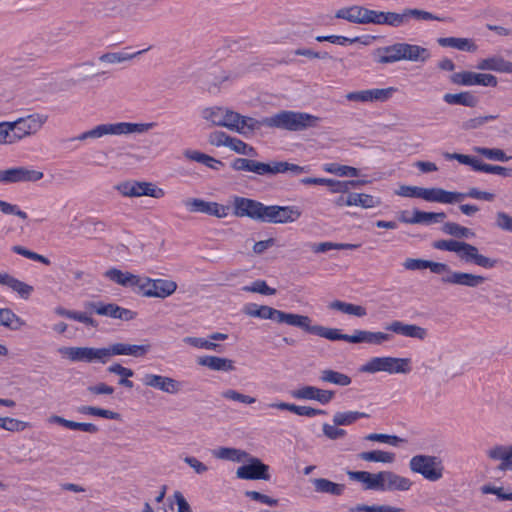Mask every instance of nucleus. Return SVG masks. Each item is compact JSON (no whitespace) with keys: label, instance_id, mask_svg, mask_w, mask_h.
Masks as SVG:
<instances>
[{"label":"nucleus","instance_id":"nucleus-1","mask_svg":"<svg viewBox=\"0 0 512 512\" xmlns=\"http://www.w3.org/2000/svg\"><path fill=\"white\" fill-rule=\"evenodd\" d=\"M105 276L125 288L145 297L167 298L177 289V283L168 279H151L141 277L130 272H123L112 268L105 272Z\"/></svg>","mask_w":512,"mask_h":512},{"label":"nucleus","instance_id":"nucleus-2","mask_svg":"<svg viewBox=\"0 0 512 512\" xmlns=\"http://www.w3.org/2000/svg\"><path fill=\"white\" fill-rule=\"evenodd\" d=\"M201 116L214 126L226 127L242 135H247L257 129V119L242 116L224 107L205 108L202 110Z\"/></svg>","mask_w":512,"mask_h":512},{"label":"nucleus","instance_id":"nucleus-3","mask_svg":"<svg viewBox=\"0 0 512 512\" xmlns=\"http://www.w3.org/2000/svg\"><path fill=\"white\" fill-rule=\"evenodd\" d=\"M319 120V117L306 112L283 110L261 120L257 119L256 130L266 126L288 131H300L309 127H315Z\"/></svg>","mask_w":512,"mask_h":512},{"label":"nucleus","instance_id":"nucleus-4","mask_svg":"<svg viewBox=\"0 0 512 512\" xmlns=\"http://www.w3.org/2000/svg\"><path fill=\"white\" fill-rule=\"evenodd\" d=\"M156 123H131V122H117V123H104L99 124L92 129L85 131L74 138V140L85 141L87 139H99L108 135H129V134H142L153 129Z\"/></svg>","mask_w":512,"mask_h":512},{"label":"nucleus","instance_id":"nucleus-5","mask_svg":"<svg viewBox=\"0 0 512 512\" xmlns=\"http://www.w3.org/2000/svg\"><path fill=\"white\" fill-rule=\"evenodd\" d=\"M412 361L410 358H400L393 356L372 357L366 363L360 366L362 373L375 374L386 372L388 374H409L412 371Z\"/></svg>","mask_w":512,"mask_h":512},{"label":"nucleus","instance_id":"nucleus-6","mask_svg":"<svg viewBox=\"0 0 512 512\" xmlns=\"http://www.w3.org/2000/svg\"><path fill=\"white\" fill-rule=\"evenodd\" d=\"M409 468L413 473L420 474L424 479L436 482L443 477L444 466L442 460L436 456L419 454L409 461Z\"/></svg>","mask_w":512,"mask_h":512},{"label":"nucleus","instance_id":"nucleus-7","mask_svg":"<svg viewBox=\"0 0 512 512\" xmlns=\"http://www.w3.org/2000/svg\"><path fill=\"white\" fill-rule=\"evenodd\" d=\"M428 268L433 273L441 274V281L443 283L477 287L485 281V278L479 275L450 271L448 266L443 263L429 261Z\"/></svg>","mask_w":512,"mask_h":512},{"label":"nucleus","instance_id":"nucleus-8","mask_svg":"<svg viewBox=\"0 0 512 512\" xmlns=\"http://www.w3.org/2000/svg\"><path fill=\"white\" fill-rule=\"evenodd\" d=\"M244 313L250 317L260 318L265 320H273L277 323H285L290 326L296 327L300 314L286 313L270 306L257 305L255 303L246 304Z\"/></svg>","mask_w":512,"mask_h":512},{"label":"nucleus","instance_id":"nucleus-9","mask_svg":"<svg viewBox=\"0 0 512 512\" xmlns=\"http://www.w3.org/2000/svg\"><path fill=\"white\" fill-rule=\"evenodd\" d=\"M48 116L41 113L29 114L10 122L14 143L26 136L37 133L47 122Z\"/></svg>","mask_w":512,"mask_h":512},{"label":"nucleus","instance_id":"nucleus-10","mask_svg":"<svg viewBox=\"0 0 512 512\" xmlns=\"http://www.w3.org/2000/svg\"><path fill=\"white\" fill-rule=\"evenodd\" d=\"M446 160H457L459 163L470 166L474 171L484 172L488 174L500 175L503 177H512V168L499 165H491L482 162L476 157H472L460 153H443Z\"/></svg>","mask_w":512,"mask_h":512},{"label":"nucleus","instance_id":"nucleus-11","mask_svg":"<svg viewBox=\"0 0 512 512\" xmlns=\"http://www.w3.org/2000/svg\"><path fill=\"white\" fill-rule=\"evenodd\" d=\"M117 191L124 197L149 196L160 199L165 196V191L152 182L126 181L116 186Z\"/></svg>","mask_w":512,"mask_h":512},{"label":"nucleus","instance_id":"nucleus-12","mask_svg":"<svg viewBox=\"0 0 512 512\" xmlns=\"http://www.w3.org/2000/svg\"><path fill=\"white\" fill-rule=\"evenodd\" d=\"M42 171L30 166H15L0 170V183L4 185L37 182L43 178Z\"/></svg>","mask_w":512,"mask_h":512},{"label":"nucleus","instance_id":"nucleus-13","mask_svg":"<svg viewBox=\"0 0 512 512\" xmlns=\"http://www.w3.org/2000/svg\"><path fill=\"white\" fill-rule=\"evenodd\" d=\"M300 216L301 210L296 206L265 205L261 222L286 224L297 221Z\"/></svg>","mask_w":512,"mask_h":512},{"label":"nucleus","instance_id":"nucleus-14","mask_svg":"<svg viewBox=\"0 0 512 512\" xmlns=\"http://www.w3.org/2000/svg\"><path fill=\"white\" fill-rule=\"evenodd\" d=\"M84 307L91 311L96 313L99 316H105L112 319H119V320H133L136 316V313L130 309L121 307L115 303H105L102 301H91L86 302L84 304Z\"/></svg>","mask_w":512,"mask_h":512},{"label":"nucleus","instance_id":"nucleus-15","mask_svg":"<svg viewBox=\"0 0 512 512\" xmlns=\"http://www.w3.org/2000/svg\"><path fill=\"white\" fill-rule=\"evenodd\" d=\"M150 349L151 345L149 344L112 343L108 347L102 348L103 364L113 356L144 357Z\"/></svg>","mask_w":512,"mask_h":512},{"label":"nucleus","instance_id":"nucleus-16","mask_svg":"<svg viewBox=\"0 0 512 512\" xmlns=\"http://www.w3.org/2000/svg\"><path fill=\"white\" fill-rule=\"evenodd\" d=\"M249 172L257 175H276L279 173L291 172L295 175L305 172V168L296 164L274 161L271 163H263L255 160L251 161Z\"/></svg>","mask_w":512,"mask_h":512},{"label":"nucleus","instance_id":"nucleus-17","mask_svg":"<svg viewBox=\"0 0 512 512\" xmlns=\"http://www.w3.org/2000/svg\"><path fill=\"white\" fill-rule=\"evenodd\" d=\"M233 214L236 217H248L256 221H262L264 204L254 199L241 196L232 197Z\"/></svg>","mask_w":512,"mask_h":512},{"label":"nucleus","instance_id":"nucleus-18","mask_svg":"<svg viewBox=\"0 0 512 512\" xmlns=\"http://www.w3.org/2000/svg\"><path fill=\"white\" fill-rule=\"evenodd\" d=\"M58 352L72 362H100L103 364L102 348L61 347Z\"/></svg>","mask_w":512,"mask_h":512},{"label":"nucleus","instance_id":"nucleus-19","mask_svg":"<svg viewBox=\"0 0 512 512\" xmlns=\"http://www.w3.org/2000/svg\"><path fill=\"white\" fill-rule=\"evenodd\" d=\"M451 81L454 84L462 86H484V87H496L498 80L496 76L489 73H476L471 71H463L454 73L451 76Z\"/></svg>","mask_w":512,"mask_h":512},{"label":"nucleus","instance_id":"nucleus-20","mask_svg":"<svg viewBox=\"0 0 512 512\" xmlns=\"http://www.w3.org/2000/svg\"><path fill=\"white\" fill-rule=\"evenodd\" d=\"M296 327L302 329L306 333L323 337L331 341H346V334H342L339 329L327 328L321 325H312L311 318L306 315H299Z\"/></svg>","mask_w":512,"mask_h":512},{"label":"nucleus","instance_id":"nucleus-21","mask_svg":"<svg viewBox=\"0 0 512 512\" xmlns=\"http://www.w3.org/2000/svg\"><path fill=\"white\" fill-rule=\"evenodd\" d=\"M185 206L190 212H200L217 218H225L230 212L229 206L217 202L205 201L200 198L187 200Z\"/></svg>","mask_w":512,"mask_h":512},{"label":"nucleus","instance_id":"nucleus-22","mask_svg":"<svg viewBox=\"0 0 512 512\" xmlns=\"http://www.w3.org/2000/svg\"><path fill=\"white\" fill-rule=\"evenodd\" d=\"M396 92V88H375L361 91L349 92L346 99L354 102H385L389 100Z\"/></svg>","mask_w":512,"mask_h":512},{"label":"nucleus","instance_id":"nucleus-23","mask_svg":"<svg viewBox=\"0 0 512 512\" xmlns=\"http://www.w3.org/2000/svg\"><path fill=\"white\" fill-rule=\"evenodd\" d=\"M236 476L245 480H269V467L253 457L248 464L238 467Z\"/></svg>","mask_w":512,"mask_h":512},{"label":"nucleus","instance_id":"nucleus-24","mask_svg":"<svg viewBox=\"0 0 512 512\" xmlns=\"http://www.w3.org/2000/svg\"><path fill=\"white\" fill-rule=\"evenodd\" d=\"M142 382L145 386L161 390L165 393L176 394L181 389V383L171 377L157 374H145Z\"/></svg>","mask_w":512,"mask_h":512},{"label":"nucleus","instance_id":"nucleus-25","mask_svg":"<svg viewBox=\"0 0 512 512\" xmlns=\"http://www.w3.org/2000/svg\"><path fill=\"white\" fill-rule=\"evenodd\" d=\"M385 330L408 338L424 340L428 333L427 330L416 324H407L399 320L392 321L385 326Z\"/></svg>","mask_w":512,"mask_h":512},{"label":"nucleus","instance_id":"nucleus-26","mask_svg":"<svg viewBox=\"0 0 512 512\" xmlns=\"http://www.w3.org/2000/svg\"><path fill=\"white\" fill-rule=\"evenodd\" d=\"M422 199L441 204H455L463 201L461 192L447 191L442 188H424Z\"/></svg>","mask_w":512,"mask_h":512},{"label":"nucleus","instance_id":"nucleus-27","mask_svg":"<svg viewBox=\"0 0 512 512\" xmlns=\"http://www.w3.org/2000/svg\"><path fill=\"white\" fill-rule=\"evenodd\" d=\"M433 247L443 251L454 252L459 256H480L476 247L457 240L435 241Z\"/></svg>","mask_w":512,"mask_h":512},{"label":"nucleus","instance_id":"nucleus-28","mask_svg":"<svg viewBox=\"0 0 512 512\" xmlns=\"http://www.w3.org/2000/svg\"><path fill=\"white\" fill-rule=\"evenodd\" d=\"M0 285L16 293L21 299L27 300L34 291L33 286L18 280L7 272L0 271Z\"/></svg>","mask_w":512,"mask_h":512},{"label":"nucleus","instance_id":"nucleus-29","mask_svg":"<svg viewBox=\"0 0 512 512\" xmlns=\"http://www.w3.org/2000/svg\"><path fill=\"white\" fill-rule=\"evenodd\" d=\"M476 67L481 71L512 74V62L505 60L500 55H493L479 60Z\"/></svg>","mask_w":512,"mask_h":512},{"label":"nucleus","instance_id":"nucleus-30","mask_svg":"<svg viewBox=\"0 0 512 512\" xmlns=\"http://www.w3.org/2000/svg\"><path fill=\"white\" fill-rule=\"evenodd\" d=\"M373 57L374 60L379 64H391L401 61L400 42L375 49L373 51Z\"/></svg>","mask_w":512,"mask_h":512},{"label":"nucleus","instance_id":"nucleus-31","mask_svg":"<svg viewBox=\"0 0 512 512\" xmlns=\"http://www.w3.org/2000/svg\"><path fill=\"white\" fill-rule=\"evenodd\" d=\"M401 44V61L426 62L431 54L425 47L400 42Z\"/></svg>","mask_w":512,"mask_h":512},{"label":"nucleus","instance_id":"nucleus-32","mask_svg":"<svg viewBox=\"0 0 512 512\" xmlns=\"http://www.w3.org/2000/svg\"><path fill=\"white\" fill-rule=\"evenodd\" d=\"M357 248V245L348 243H334V242H321L314 243L308 242L303 246V253L321 254L329 252L330 250H352Z\"/></svg>","mask_w":512,"mask_h":512},{"label":"nucleus","instance_id":"nucleus-33","mask_svg":"<svg viewBox=\"0 0 512 512\" xmlns=\"http://www.w3.org/2000/svg\"><path fill=\"white\" fill-rule=\"evenodd\" d=\"M437 43L441 47L454 48L459 51L470 53H474L478 50L477 44L470 38L441 37L437 39Z\"/></svg>","mask_w":512,"mask_h":512},{"label":"nucleus","instance_id":"nucleus-34","mask_svg":"<svg viewBox=\"0 0 512 512\" xmlns=\"http://www.w3.org/2000/svg\"><path fill=\"white\" fill-rule=\"evenodd\" d=\"M412 485L413 482L409 478L392 471H385L384 491H408Z\"/></svg>","mask_w":512,"mask_h":512},{"label":"nucleus","instance_id":"nucleus-35","mask_svg":"<svg viewBox=\"0 0 512 512\" xmlns=\"http://www.w3.org/2000/svg\"><path fill=\"white\" fill-rule=\"evenodd\" d=\"M269 407L276 408L279 410H287L298 416H305L310 418L323 415L326 413L324 410L321 409L313 408L310 406H300L286 402L271 403L269 404Z\"/></svg>","mask_w":512,"mask_h":512},{"label":"nucleus","instance_id":"nucleus-36","mask_svg":"<svg viewBox=\"0 0 512 512\" xmlns=\"http://www.w3.org/2000/svg\"><path fill=\"white\" fill-rule=\"evenodd\" d=\"M446 218L444 212H425L415 209L412 212L411 218H403V223L408 224H426L442 222Z\"/></svg>","mask_w":512,"mask_h":512},{"label":"nucleus","instance_id":"nucleus-37","mask_svg":"<svg viewBox=\"0 0 512 512\" xmlns=\"http://www.w3.org/2000/svg\"><path fill=\"white\" fill-rule=\"evenodd\" d=\"M197 363L213 371L228 372L235 369L234 362L232 360L218 356H202L198 358Z\"/></svg>","mask_w":512,"mask_h":512},{"label":"nucleus","instance_id":"nucleus-38","mask_svg":"<svg viewBox=\"0 0 512 512\" xmlns=\"http://www.w3.org/2000/svg\"><path fill=\"white\" fill-rule=\"evenodd\" d=\"M314 490L317 493L329 494L333 496H340L345 491V485L335 483L325 478H316L312 481Z\"/></svg>","mask_w":512,"mask_h":512},{"label":"nucleus","instance_id":"nucleus-39","mask_svg":"<svg viewBox=\"0 0 512 512\" xmlns=\"http://www.w3.org/2000/svg\"><path fill=\"white\" fill-rule=\"evenodd\" d=\"M184 156L187 159L201 163L212 170H219L223 166L222 161L198 150H185Z\"/></svg>","mask_w":512,"mask_h":512},{"label":"nucleus","instance_id":"nucleus-40","mask_svg":"<svg viewBox=\"0 0 512 512\" xmlns=\"http://www.w3.org/2000/svg\"><path fill=\"white\" fill-rule=\"evenodd\" d=\"M488 456L493 460H501L500 470H508L511 468L512 446H495L488 451Z\"/></svg>","mask_w":512,"mask_h":512},{"label":"nucleus","instance_id":"nucleus-41","mask_svg":"<svg viewBox=\"0 0 512 512\" xmlns=\"http://www.w3.org/2000/svg\"><path fill=\"white\" fill-rule=\"evenodd\" d=\"M319 379L324 383H330L341 387L348 386L352 382L351 377L347 374L332 369L322 370Z\"/></svg>","mask_w":512,"mask_h":512},{"label":"nucleus","instance_id":"nucleus-42","mask_svg":"<svg viewBox=\"0 0 512 512\" xmlns=\"http://www.w3.org/2000/svg\"><path fill=\"white\" fill-rule=\"evenodd\" d=\"M443 100L450 105H463L466 107H475L478 99L471 92L447 93L443 96Z\"/></svg>","mask_w":512,"mask_h":512},{"label":"nucleus","instance_id":"nucleus-43","mask_svg":"<svg viewBox=\"0 0 512 512\" xmlns=\"http://www.w3.org/2000/svg\"><path fill=\"white\" fill-rule=\"evenodd\" d=\"M374 39L372 36H364V37H354V38H348L345 36L340 35H328V36H317L316 40L318 42H330L332 44H337L341 46H345L347 44H352L356 42H361L364 45H369L371 43V40Z\"/></svg>","mask_w":512,"mask_h":512},{"label":"nucleus","instance_id":"nucleus-44","mask_svg":"<svg viewBox=\"0 0 512 512\" xmlns=\"http://www.w3.org/2000/svg\"><path fill=\"white\" fill-rule=\"evenodd\" d=\"M347 206H359L362 208H374L380 201L369 194L350 193L346 196Z\"/></svg>","mask_w":512,"mask_h":512},{"label":"nucleus","instance_id":"nucleus-45","mask_svg":"<svg viewBox=\"0 0 512 512\" xmlns=\"http://www.w3.org/2000/svg\"><path fill=\"white\" fill-rule=\"evenodd\" d=\"M328 307L332 310H337L342 313L353 315L357 317H364L367 314L366 308L361 305L334 300L329 303Z\"/></svg>","mask_w":512,"mask_h":512},{"label":"nucleus","instance_id":"nucleus-46","mask_svg":"<svg viewBox=\"0 0 512 512\" xmlns=\"http://www.w3.org/2000/svg\"><path fill=\"white\" fill-rule=\"evenodd\" d=\"M212 454L215 458L230 460L233 462H242L248 457L247 452L229 447H220L215 449L213 450Z\"/></svg>","mask_w":512,"mask_h":512},{"label":"nucleus","instance_id":"nucleus-47","mask_svg":"<svg viewBox=\"0 0 512 512\" xmlns=\"http://www.w3.org/2000/svg\"><path fill=\"white\" fill-rule=\"evenodd\" d=\"M363 13L364 7L355 5L339 9L336 12L335 17L347 20L351 23L363 24Z\"/></svg>","mask_w":512,"mask_h":512},{"label":"nucleus","instance_id":"nucleus-48","mask_svg":"<svg viewBox=\"0 0 512 512\" xmlns=\"http://www.w3.org/2000/svg\"><path fill=\"white\" fill-rule=\"evenodd\" d=\"M370 415L359 411L336 412L333 416V423L336 426H348L361 418H369Z\"/></svg>","mask_w":512,"mask_h":512},{"label":"nucleus","instance_id":"nucleus-49","mask_svg":"<svg viewBox=\"0 0 512 512\" xmlns=\"http://www.w3.org/2000/svg\"><path fill=\"white\" fill-rule=\"evenodd\" d=\"M25 322L18 317L11 309L0 308V325L12 330H18L24 326Z\"/></svg>","mask_w":512,"mask_h":512},{"label":"nucleus","instance_id":"nucleus-50","mask_svg":"<svg viewBox=\"0 0 512 512\" xmlns=\"http://www.w3.org/2000/svg\"><path fill=\"white\" fill-rule=\"evenodd\" d=\"M149 48L147 49H144V50H140V51H137L135 53H132V54H129V53H124V52H110V53H105L103 55H101L99 57V60L103 63H109V64H117V63H122V62H125V61H129L135 57H137L138 55H141L143 54L144 52H146Z\"/></svg>","mask_w":512,"mask_h":512},{"label":"nucleus","instance_id":"nucleus-51","mask_svg":"<svg viewBox=\"0 0 512 512\" xmlns=\"http://www.w3.org/2000/svg\"><path fill=\"white\" fill-rule=\"evenodd\" d=\"M359 458L368 462L392 463L395 460V454L382 450H373L361 452Z\"/></svg>","mask_w":512,"mask_h":512},{"label":"nucleus","instance_id":"nucleus-52","mask_svg":"<svg viewBox=\"0 0 512 512\" xmlns=\"http://www.w3.org/2000/svg\"><path fill=\"white\" fill-rule=\"evenodd\" d=\"M77 411L83 415L98 416L110 420H119L120 414L111 410L94 406H80Z\"/></svg>","mask_w":512,"mask_h":512},{"label":"nucleus","instance_id":"nucleus-53","mask_svg":"<svg viewBox=\"0 0 512 512\" xmlns=\"http://www.w3.org/2000/svg\"><path fill=\"white\" fill-rule=\"evenodd\" d=\"M474 151L489 160L507 162L512 159V156H508L499 148L475 147Z\"/></svg>","mask_w":512,"mask_h":512},{"label":"nucleus","instance_id":"nucleus-54","mask_svg":"<svg viewBox=\"0 0 512 512\" xmlns=\"http://www.w3.org/2000/svg\"><path fill=\"white\" fill-rule=\"evenodd\" d=\"M442 230L444 233L457 238H471L475 235L471 229L454 222H446L443 225Z\"/></svg>","mask_w":512,"mask_h":512},{"label":"nucleus","instance_id":"nucleus-55","mask_svg":"<svg viewBox=\"0 0 512 512\" xmlns=\"http://www.w3.org/2000/svg\"><path fill=\"white\" fill-rule=\"evenodd\" d=\"M406 17H407V23L409 24L411 19L417 20V21H444V18L434 15L431 12L416 9V8H406Z\"/></svg>","mask_w":512,"mask_h":512},{"label":"nucleus","instance_id":"nucleus-56","mask_svg":"<svg viewBox=\"0 0 512 512\" xmlns=\"http://www.w3.org/2000/svg\"><path fill=\"white\" fill-rule=\"evenodd\" d=\"M350 512H404V510L390 505L357 504L350 509Z\"/></svg>","mask_w":512,"mask_h":512},{"label":"nucleus","instance_id":"nucleus-57","mask_svg":"<svg viewBox=\"0 0 512 512\" xmlns=\"http://www.w3.org/2000/svg\"><path fill=\"white\" fill-rule=\"evenodd\" d=\"M324 169L328 173H332L341 177H357L359 175L358 169L347 165L331 163L327 164Z\"/></svg>","mask_w":512,"mask_h":512},{"label":"nucleus","instance_id":"nucleus-58","mask_svg":"<svg viewBox=\"0 0 512 512\" xmlns=\"http://www.w3.org/2000/svg\"><path fill=\"white\" fill-rule=\"evenodd\" d=\"M29 427V423L12 417H0V428L9 432H21Z\"/></svg>","mask_w":512,"mask_h":512},{"label":"nucleus","instance_id":"nucleus-59","mask_svg":"<svg viewBox=\"0 0 512 512\" xmlns=\"http://www.w3.org/2000/svg\"><path fill=\"white\" fill-rule=\"evenodd\" d=\"M364 183V181L360 180L339 181L331 179L329 189L332 193H346L350 189L359 187Z\"/></svg>","mask_w":512,"mask_h":512},{"label":"nucleus","instance_id":"nucleus-60","mask_svg":"<svg viewBox=\"0 0 512 512\" xmlns=\"http://www.w3.org/2000/svg\"><path fill=\"white\" fill-rule=\"evenodd\" d=\"M383 25L391 27H401L404 25H408L406 9H404L401 13L384 12Z\"/></svg>","mask_w":512,"mask_h":512},{"label":"nucleus","instance_id":"nucleus-61","mask_svg":"<svg viewBox=\"0 0 512 512\" xmlns=\"http://www.w3.org/2000/svg\"><path fill=\"white\" fill-rule=\"evenodd\" d=\"M242 290L245 292L259 293L266 296L274 295L276 293V289L269 287L266 281L260 279L255 280L250 285L243 286Z\"/></svg>","mask_w":512,"mask_h":512},{"label":"nucleus","instance_id":"nucleus-62","mask_svg":"<svg viewBox=\"0 0 512 512\" xmlns=\"http://www.w3.org/2000/svg\"><path fill=\"white\" fill-rule=\"evenodd\" d=\"M106 223L97 218H87L82 223L83 232L89 235L101 233L106 230Z\"/></svg>","mask_w":512,"mask_h":512},{"label":"nucleus","instance_id":"nucleus-63","mask_svg":"<svg viewBox=\"0 0 512 512\" xmlns=\"http://www.w3.org/2000/svg\"><path fill=\"white\" fill-rule=\"evenodd\" d=\"M226 147L230 148L231 150H233L234 152H236L238 154H242V155H246V156H251L255 152L253 147L249 146L242 140H240L238 138L231 137V136L228 140V144Z\"/></svg>","mask_w":512,"mask_h":512},{"label":"nucleus","instance_id":"nucleus-64","mask_svg":"<svg viewBox=\"0 0 512 512\" xmlns=\"http://www.w3.org/2000/svg\"><path fill=\"white\" fill-rule=\"evenodd\" d=\"M317 389L315 386H302L291 391V396L297 400H315Z\"/></svg>","mask_w":512,"mask_h":512}]
</instances>
